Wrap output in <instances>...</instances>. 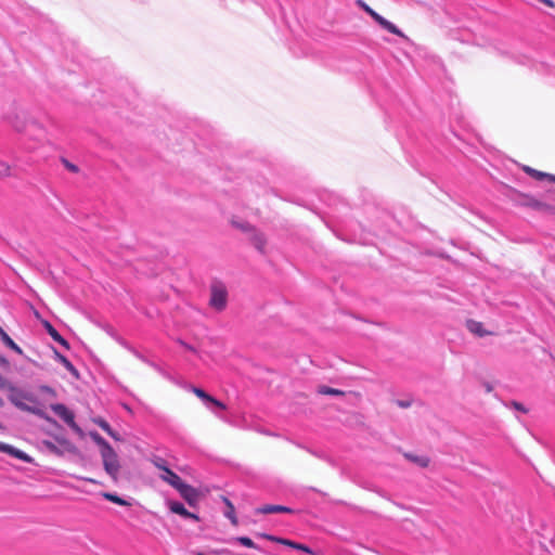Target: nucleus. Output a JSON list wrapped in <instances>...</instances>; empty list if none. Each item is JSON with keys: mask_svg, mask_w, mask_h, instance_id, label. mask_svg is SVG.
Wrapping results in <instances>:
<instances>
[{"mask_svg": "<svg viewBox=\"0 0 555 555\" xmlns=\"http://www.w3.org/2000/svg\"><path fill=\"white\" fill-rule=\"evenodd\" d=\"M404 457L415 463L420 467H427L429 465V459L426 456H418L411 453H405Z\"/></svg>", "mask_w": 555, "mask_h": 555, "instance_id": "obj_21", "label": "nucleus"}, {"mask_svg": "<svg viewBox=\"0 0 555 555\" xmlns=\"http://www.w3.org/2000/svg\"><path fill=\"white\" fill-rule=\"evenodd\" d=\"M40 390H41V391H44V392H47V393H49L51 398H55V397H56V392H55V390H54V389H52V388H51V387H49V386H41V387H40Z\"/></svg>", "mask_w": 555, "mask_h": 555, "instance_id": "obj_33", "label": "nucleus"}, {"mask_svg": "<svg viewBox=\"0 0 555 555\" xmlns=\"http://www.w3.org/2000/svg\"><path fill=\"white\" fill-rule=\"evenodd\" d=\"M397 405L400 406V408H409L411 405V401L409 400H398L397 401Z\"/></svg>", "mask_w": 555, "mask_h": 555, "instance_id": "obj_36", "label": "nucleus"}, {"mask_svg": "<svg viewBox=\"0 0 555 555\" xmlns=\"http://www.w3.org/2000/svg\"><path fill=\"white\" fill-rule=\"evenodd\" d=\"M358 7L364 10L370 16L374 18L375 22H378L382 15L376 13L373 9H371L363 0H357Z\"/></svg>", "mask_w": 555, "mask_h": 555, "instance_id": "obj_23", "label": "nucleus"}, {"mask_svg": "<svg viewBox=\"0 0 555 555\" xmlns=\"http://www.w3.org/2000/svg\"><path fill=\"white\" fill-rule=\"evenodd\" d=\"M545 179H547V180H550L551 182H554V183H555V175L547 173Z\"/></svg>", "mask_w": 555, "mask_h": 555, "instance_id": "obj_41", "label": "nucleus"}, {"mask_svg": "<svg viewBox=\"0 0 555 555\" xmlns=\"http://www.w3.org/2000/svg\"><path fill=\"white\" fill-rule=\"evenodd\" d=\"M0 338L3 341L5 346L11 348L17 353H22V349L12 340V338L3 331V328L0 326Z\"/></svg>", "mask_w": 555, "mask_h": 555, "instance_id": "obj_19", "label": "nucleus"}, {"mask_svg": "<svg viewBox=\"0 0 555 555\" xmlns=\"http://www.w3.org/2000/svg\"><path fill=\"white\" fill-rule=\"evenodd\" d=\"M176 490L180 493V495L189 504V506L196 507L198 505L202 495L196 488L185 482H182Z\"/></svg>", "mask_w": 555, "mask_h": 555, "instance_id": "obj_5", "label": "nucleus"}, {"mask_svg": "<svg viewBox=\"0 0 555 555\" xmlns=\"http://www.w3.org/2000/svg\"><path fill=\"white\" fill-rule=\"evenodd\" d=\"M256 535L258 538H261V539H264V540H268V541H271V542H275V543H279V544L292 547L294 550L301 551V552L307 553V554H314L313 551L309 546H307L306 544H301V543L295 542L293 540H288V539H285V538H280V537H276V535H273V534H269V533H264V532H258Z\"/></svg>", "mask_w": 555, "mask_h": 555, "instance_id": "obj_4", "label": "nucleus"}, {"mask_svg": "<svg viewBox=\"0 0 555 555\" xmlns=\"http://www.w3.org/2000/svg\"><path fill=\"white\" fill-rule=\"evenodd\" d=\"M94 423L100 427L102 428L105 433H107L113 439L119 441L121 440L120 436L112 429V427L109 426V424L103 420V418H95L94 420Z\"/></svg>", "mask_w": 555, "mask_h": 555, "instance_id": "obj_15", "label": "nucleus"}, {"mask_svg": "<svg viewBox=\"0 0 555 555\" xmlns=\"http://www.w3.org/2000/svg\"><path fill=\"white\" fill-rule=\"evenodd\" d=\"M2 428H3V426H2V424L0 423V429H2Z\"/></svg>", "mask_w": 555, "mask_h": 555, "instance_id": "obj_45", "label": "nucleus"}, {"mask_svg": "<svg viewBox=\"0 0 555 555\" xmlns=\"http://www.w3.org/2000/svg\"><path fill=\"white\" fill-rule=\"evenodd\" d=\"M44 443H46L47 448H48L52 453L57 454V455H60V454H61V451L59 450V448H57L54 443H52V442H44Z\"/></svg>", "mask_w": 555, "mask_h": 555, "instance_id": "obj_34", "label": "nucleus"}, {"mask_svg": "<svg viewBox=\"0 0 555 555\" xmlns=\"http://www.w3.org/2000/svg\"><path fill=\"white\" fill-rule=\"evenodd\" d=\"M180 344H181V345H182V346H183L188 351L193 352V353H197V351H196V349H195L194 347H192V346H190V345H188V344H185V343H183V341H180Z\"/></svg>", "mask_w": 555, "mask_h": 555, "instance_id": "obj_38", "label": "nucleus"}, {"mask_svg": "<svg viewBox=\"0 0 555 555\" xmlns=\"http://www.w3.org/2000/svg\"><path fill=\"white\" fill-rule=\"evenodd\" d=\"M221 500L225 505L224 516L231 521L233 526H237L238 519L236 517L233 503L227 496H221Z\"/></svg>", "mask_w": 555, "mask_h": 555, "instance_id": "obj_13", "label": "nucleus"}, {"mask_svg": "<svg viewBox=\"0 0 555 555\" xmlns=\"http://www.w3.org/2000/svg\"><path fill=\"white\" fill-rule=\"evenodd\" d=\"M524 171L537 180H543L547 175L546 172L535 170L529 166H525Z\"/></svg>", "mask_w": 555, "mask_h": 555, "instance_id": "obj_24", "label": "nucleus"}, {"mask_svg": "<svg viewBox=\"0 0 555 555\" xmlns=\"http://www.w3.org/2000/svg\"><path fill=\"white\" fill-rule=\"evenodd\" d=\"M541 1L544 2L548 7H554V3L552 0H541Z\"/></svg>", "mask_w": 555, "mask_h": 555, "instance_id": "obj_42", "label": "nucleus"}, {"mask_svg": "<svg viewBox=\"0 0 555 555\" xmlns=\"http://www.w3.org/2000/svg\"><path fill=\"white\" fill-rule=\"evenodd\" d=\"M44 326L48 331V333L50 334V336L55 340L57 341L59 344H61L62 346H64L66 349L69 348V345L67 343V340H65L60 334L59 332L49 323V322H44Z\"/></svg>", "mask_w": 555, "mask_h": 555, "instance_id": "obj_16", "label": "nucleus"}, {"mask_svg": "<svg viewBox=\"0 0 555 555\" xmlns=\"http://www.w3.org/2000/svg\"><path fill=\"white\" fill-rule=\"evenodd\" d=\"M12 126L17 130V131H26L28 132L30 135H34L35 139H43L44 138V129L41 128L36 121L31 120L27 124H21L18 121V116L16 117V120H13L12 121Z\"/></svg>", "mask_w": 555, "mask_h": 555, "instance_id": "obj_8", "label": "nucleus"}, {"mask_svg": "<svg viewBox=\"0 0 555 555\" xmlns=\"http://www.w3.org/2000/svg\"><path fill=\"white\" fill-rule=\"evenodd\" d=\"M14 385L9 382L8 379L3 378V377H0V390L1 391H4L7 392V395L9 396V393L11 392V388H13Z\"/></svg>", "mask_w": 555, "mask_h": 555, "instance_id": "obj_28", "label": "nucleus"}, {"mask_svg": "<svg viewBox=\"0 0 555 555\" xmlns=\"http://www.w3.org/2000/svg\"><path fill=\"white\" fill-rule=\"evenodd\" d=\"M192 392L198 397L199 399L208 402L209 400H212V396H210L209 393H207L205 390H203L202 388H198V387H193L192 388Z\"/></svg>", "mask_w": 555, "mask_h": 555, "instance_id": "obj_25", "label": "nucleus"}, {"mask_svg": "<svg viewBox=\"0 0 555 555\" xmlns=\"http://www.w3.org/2000/svg\"><path fill=\"white\" fill-rule=\"evenodd\" d=\"M56 359L64 365V367L69 371L76 378L79 377V373L77 369L72 364V362L59 351L54 350Z\"/></svg>", "mask_w": 555, "mask_h": 555, "instance_id": "obj_14", "label": "nucleus"}, {"mask_svg": "<svg viewBox=\"0 0 555 555\" xmlns=\"http://www.w3.org/2000/svg\"><path fill=\"white\" fill-rule=\"evenodd\" d=\"M4 402L2 400V398L0 397V406H3Z\"/></svg>", "mask_w": 555, "mask_h": 555, "instance_id": "obj_44", "label": "nucleus"}, {"mask_svg": "<svg viewBox=\"0 0 555 555\" xmlns=\"http://www.w3.org/2000/svg\"><path fill=\"white\" fill-rule=\"evenodd\" d=\"M160 479L175 489H177L183 482L181 478L170 468L165 469V473L160 475Z\"/></svg>", "mask_w": 555, "mask_h": 555, "instance_id": "obj_12", "label": "nucleus"}, {"mask_svg": "<svg viewBox=\"0 0 555 555\" xmlns=\"http://www.w3.org/2000/svg\"><path fill=\"white\" fill-rule=\"evenodd\" d=\"M512 405H513L516 410H518V411H521V412H524V413H526V412H527V410L525 409V406H524L521 403L517 402V401H513V402H512Z\"/></svg>", "mask_w": 555, "mask_h": 555, "instance_id": "obj_37", "label": "nucleus"}, {"mask_svg": "<svg viewBox=\"0 0 555 555\" xmlns=\"http://www.w3.org/2000/svg\"><path fill=\"white\" fill-rule=\"evenodd\" d=\"M468 331L477 335L479 337L486 336V335H494L498 333V326L490 324V323H483L478 322L475 320H467L466 322Z\"/></svg>", "mask_w": 555, "mask_h": 555, "instance_id": "obj_6", "label": "nucleus"}, {"mask_svg": "<svg viewBox=\"0 0 555 555\" xmlns=\"http://www.w3.org/2000/svg\"><path fill=\"white\" fill-rule=\"evenodd\" d=\"M317 391H318V393L323 395V396H345L346 395V392L340 389L332 388V387L325 386V385H320L318 387Z\"/></svg>", "mask_w": 555, "mask_h": 555, "instance_id": "obj_18", "label": "nucleus"}, {"mask_svg": "<svg viewBox=\"0 0 555 555\" xmlns=\"http://www.w3.org/2000/svg\"><path fill=\"white\" fill-rule=\"evenodd\" d=\"M80 479L85 480V481H88L90 483H94V485H98L100 483L98 480L93 479V478H88V477H81Z\"/></svg>", "mask_w": 555, "mask_h": 555, "instance_id": "obj_39", "label": "nucleus"}, {"mask_svg": "<svg viewBox=\"0 0 555 555\" xmlns=\"http://www.w3.org/2000/svg\"><path fill=\"white\" fill-rule=\"evenodd\" d=\"M526 204L534 209H542L544 207L543 203H541L534 198H530Z\"/></svg>", "mask_w": 555, "mask_h": 555, "instance_id": "obj_31", "label": "nucleus"}, {"mask_svg": "<svg viewBox=\"0 0 555 555\" xmlns=\"http://www.w3.org/2000/svg\"><path fill=\"white\" fill-rule=\"evenodd\" d=\"M153 464H154L155 467L160 469L163 473H165L166 468H169L166 465V461L164 459H162V457H156L155 460H153Z\"/></svg>", "mask_w": 555, "mask_h": 555, "instance_id": "obj_30", "label": "nucleus"}, {"mask_svg": "<svg viewBox=\"0 0 555 555\" xmlns=\"http://www.w3.org/2000/svg\"><path fill=\"white\" fill-rule=\"evenodd\" d=\"M90 437L100 447V454L113 449L112 446L98 433H90Z\"/></svg>", "mask_w": 555, "mask_h": 555, "instance_id": "obj_17", "label": "nucleus"}, {"mask_svg": "<svg viewBox=\"0 0 555 555\" xmlns=\"http://www.w3.org/2000/svg\"><path fill=\"white\" fill-rule=\"evenodd\" d=\"M103 468L105 473L111 477L113 482H118L119 473L121 469V465L119 462V457L114 449H111L101 454Z\"/></svg>", "mask_w": 555, "mask_h": 555, "instance_id": "obj_3", "label": "nucleus"}, {"mask_svg": "<svg viewBox=\"0 0 555 555\" xmlns=\"http://www.w3.org/2000/svg\"><path fill=\"white\" fill-rule=\"evenodd\" d=\"M257 514H273V513H294V511L284 505L266 504L256 509Z\"/></svg>", "mask_w": 555, "mask_h": 555, "instance_id": "obj_11", "label": "nucleus"}, {"mask_svg": "<svg viewBox=\"0 0 555 555\" xmlns=\"http://www.w3.org/2000/svg\"><path fill=\"white\" fill-rule=\"evenodd\" d=\"M0 452H4V453H8L18 460H22L26 463H31L33 462V457L29 456L28 454H26L25 452L10 446V444H7V443H2L0 442Z\"/></svg>", "mask_w": 555, "mask_h": 555, "instance_id": "obj_10", "label": "nucleus"}, {"mask_svg": "<svg viewBox=\"0 0 555 555\" xmlns=\"http://www.w3.org/2000/svg\"><path fill=\"white\" fill-rule=\"evenodd\" d=\"M24 401L26 403H28L29 405H37V406L42 408L40 402H39V400L33 393H30V392L26 391Z\"/></svg>", "mask_w": 555, "mask_h": 555, "instance_id": "obj_29", "label": "nucleus"}, {"mask_svg": "<svg viewBox=\"0 0 555 555\" xmlns=\"http://www.w3.org/2000/svg\"><path fill=\"white\" fill-rule=\"evenodd\" d=\"M52 411L61 417L72 429L77 433H81L80 427L75 422V415L72 411H69L64 404L55 403L51 404Z\"/></svg>", "mask_w": 555, "mask_h": 555, "instance_id": "obj_7", "label": "nucleus"}, {"mask_svg": "<svg viewBox=\"0 0 555 555\" xmlns=\"http://www.w3.org/2000/svg\"><path fill=\"white\" fill-rule=\"evenodd\" d=\"M254 244H255V247L259 250V251H263L264 249V246H266V240L263 237L262 234H256L254 236Z\"/></svg>", "mask_w": 555, "mask_h": 555, "instance_id": "obj_27", "label": "nucleus"}, {"mask_svg": "<svg viewBox=\"0 0 555 555\" xmlns=\"http://www.w3.org/2000/svg\"><path fill=\"white\" fill-rule=\"evenodd\" d=\"M66 167L72 171H77V167L70 163L65 162Z\"/></svg>", "mask_w": 555, "mask_h": 555, "instance_id": "obj_40", "label": "nucleus"}, {"mask_svg": "<svg viewBox=\"0 0 555 555\" xmlns=\"http://www.w3.org/2000/svg\"><path fill=\"white\" fill-rule=\"evenodd\" d=\"M234 541L238 542L243 546L249 547V548H258V546L254 543V541L248 537H237L234 539Z\"/></svg>", "mask_w": 555, "mask_h": 555, "instance_id": "obj_26", "label": "nucleus"}, {"mask_svg": "<svg viewBox=\"0 0 555 555\" xmlns=\"http://www.w3.org/2000/svg\"><path fill=\"white\" fill-rule=\"evenodd\" d=\"M25 393H26V391L14 386L13 388H11V392L9 393L8 398L10 400V402L13 405H15L17 409H20L22 411H27V412L38 415L40 417L48 418L46 416V412H44L43 408H40L37 405H29L28 403H26L24 401Z\"/></svg>", "mask_w": 555, "mask_h": 555, "instance_id": "obj_1", "label": "nucleus"}, {"mask_svg": "<svg viewBox=\"0 0 555 555\" xmlns=\"http://www.w3.org/2000/svg\"><path fill=\"white\" fill-rule=\"evenodd\" d=\"M168 507L171 513L178 514L183 518L193 519L194 521H199L201 518L197 514L189 512L184 505L177 501H168Z\"/></svg>", "mask_w": 555, "mask_h": 555, "instance_id": "obj_9", "label": "nucleus"}, {"mask_svg": "<svg viewBox=\"0 0 555 555\" xmlns=\"http://www.w3.org/2000/svg\"><path fill=\"white\" fill-rule=\"evenodd\" d=\"M10 175V167L5 164L0 162V177H5Z\"/></svg>", "mask_w": 555, "mask_h": 555, "instance_id": "obj_32", "label": "nucleus"}, {"mask_svg": "<svg viewBox=\"0 0 555 555\" xmlns=\"http://www.w3.org/2000/svg\"><path fill=\"white\" fill-rule=\"evenodd\" d=\"M486 389L488 392L492 391V387L490 385H487Z\"/></svg>", "mask_w": 555, "mask_h": 555, "instance_id": "obj_43", "label": "nucleus"}, {"mask_svg": "<svg viewBox=\"0 0 555 555\" xmlns=\"http://www.w3.org/2000/svg\"><path fill=\"white\" fill-rule=\"evenodd\" d=\"M228 289L223 282L214 280L210 284L209 304L214 309L223 310L227 307Z\"/></svg>", "mask_w": 555, "mask_h": 555, "instance_id": "obj_2", "label": "nucleus"}, {"mask_svg": "<svg viewBox=\"0 0 555 555\" xmlns=\"http://www.w3.org/2000/svg\"><path fill=\"white\" fill-rule=\"evenodd\" d=\"M102 496L104 499H106L107 501L109 502H113L115 504H118V505H121V506H129L130 503L126 500H124L122 498L114 494V493H109V492H104L102 493Z\"/></svg>", "mask_w": 555, "mask_h": 555, "instance_id": "obj_22", "label": "nucleus"}, {"mask_svg": "<svg viewBox=\"0 0 555 555\" xmlns=\"http://www.w3.org/2000/svg\"><path fill=\"white\" fill-rule=\"evenodd\" d=\"M384 29L388 30L389 33L393 34V35H397V36H402V33L401 30L395 25L392 24L391 22H389L388 20L384 18L383 16L379 18V21L377 22Z\"/></svg>", "mask_w": 555, "mask_h": 555, "instance_id": "obj_20", "label": "nucleus"}, {"mask_svg": "<svg viewBox=\"0 0 555 555\" xmlns=\"http://www.w3.org/2000/svg\"><path fill=\"white\" fill-rule=\"evenodd\" d=\"M208 402L212 403L214 405H216L219 409H222V410L227 409V406H225V404L223 402L219 401L218 399H216L214 397H212V400H209Z\"/></svg>", "mask_w": 555, "mask_h": 555, "instance_id": "obj_35", "label": "nucleus"}]
</instances>
